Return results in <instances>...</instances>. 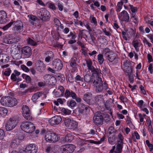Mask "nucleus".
<instances>
[{
    "instance_id": "f257e3e1",
    "label": "nucleus",
    "mask_w": 153,
    "mask_h": 153,
    "mask_svg": "<svg viewBox=\"0 0 153 153\" xmlns=\"http://www.w3.org/2000/svg\"><path fill=\"white\" fill-rule=\"evenodd\" d=\"M96 76L97 81L94 80L93 82V85L95 87V89L97 92H101L103 89L106 90L108 89V86L105 82L102 84L101 78L102 74L100 71H95V73L93 74L92 78L95 76Z\"/></svg>"
},
{
    "instance_id": "f03ea898",
    "label": "nucleus",
    "mask_w": 153,
    "mask_h": 153,
    "mask_svg": "<svg viewBox=\"0 0 153 153\" xmlns=\"http://www.w3.org/2000/svg\"><path fill=\"white\" fill-rule=\"evenodd\" d=\"M20 127L22 130L27 133L32 132L35 128V127L33 124L28 121L22 122L21 123Z\"/></svg>"
},
{
    "instance_id": "7ed1b4c3",
    "label": "nucleus",
    "mask_w": 153,
    "mask_h": 153,
    "mask_svg": "<svg viewBox=\"0 0 153 153\" xmlns=\"http://www.w3.org/2000/svg\"><path fill=\"white\" fill-rule=\"evenodd\" d=\"M103 53L110 62H112L117 59L116 54L112 51H110L108 48H105L103 50Z\"/></svg>"
},
{
    "instance_id": "20e7f679",
    "label": "nucleus",
    "mask_w": 153,
    "mask_h": 153,
    "mask_svg": "<svg viewBox=\"0 0 153 153\" xmlns=\"http://www.w3.org/2000/svg\"><path fill=\"white\" fill-rule=\"evenodd\" d=\"M64 123L66 127L69 129H74L77 126V123L76 122L71 120L69 118H65Z\"/></svg>"
},
{
    "instance_id": "39448f33",
    "label": "nucleus",
    "mask_w": 153,
    "mask_h": 153,
    "mask_svg": "<svg viewBox=\"0 0 153 153\" xmlns=\"http://www.w3.org/2000/svg\"><path fill=\"white\" fill-rule=\"evenodd\" d=\"M17 123L16 120L10 119L5 124V128L7 131H10L14 129L16 126Z\"/></svg>"
},
{
    "instance_id": "423d86ee",
    "label": "nucleus",
    "mask_w": 153,
    "mask_h": 153,
    "mask_svg": "<svg viewBox=\"0 0 153 153\" xmlns=\"http://www.w3.org/2000/svg\"><path fill=\"white\" fill-rule=\"evenodd\" d=\"M24 151L25 153H37L38 147L34 144H30L27 146Z\"/></svg>"
},
{
    "instance_id": "0eeeda50",
    "label": "nucleus",
    "mask_w": 153,
    "mask_h": 153,
    "mask_svg": "<svg viewBox=\"0 0 153 153\" xmlns=\"http://www.w3.org/2000/svg\"><path fill=\"white\" fill-rule=\"evenodd\" d=\"M94 123L96 125H101L103 123V118L102 114L100 112H97L93 118Z\"/></svg>"
},
{
    "instance_id": "6e6552de",
    "label": "nucleus",
    "mask_w": 153,
    "mask_h": 153,
    "mask_svg": "<svg viewBox=\"0 0 153 153\" xmlns=\"http://www.w3.org/2000/svg\"><path fill=\"white\" fill-rule=\"evenodd\" d=\"M23 115L24 117L26 119L30 120L32 119V117L28 106L24 105L22 107Z\"/></svg>"
},
{
    "instance_id": "1a4fd4ad",
    "label": "nucleus",
    "mask_w": 153,
    "mask_h": 153,
    "mask_svg": "<svg viewBox=\"0 0 153 153\" xmlns=\"http://www.w3.org/2000/svg\"><path fill=\"white\" fill-rule=\"evenodd\" d=\"M40 15L41 16L40 18L42 21H48L50 19L51 16L48 10L42 9L40 10Z\"/></svg>"
},
{
    "instance_id": "9d476101",
    "label": "nucleus",
    "mask_w": 153,
    "mask_h": 153,
    "mask_svg": "<svg viewBox=\"0 0 153 153\" xmlns=\"http://www.w3.org/2000/svg\"><path fill=\"white\" fill-rule=\"evenodd\" d=\"M52 65L53 68L56 71L61 70L63 67L62 62L58 59L54 60L53 62Z\"/></svg>"
},
{
    "instance_id": "9b49d317",
    "label": "nucleus",
    "mask_w": 153,
    "mask_h": 153,
    "mask_svg": "<svg viewBox=\"0 0 153 153\" xmlns=\"http://www.w3.org/2000/svg\"><path fill=\"white\" fill-rule=\"evenodd\" d=\"M21 51L22 55L25 58H29L31 54V49L28 46L23 47Z\"/></svg>"
},
{
    "instance_id": "f8f14e48",
    "label": "nucleus",
    "mask_w": 153,
    "mask_h": 153,
    "mask_svg": "<svg viewBox=\"0 0 153 153\" xmlns=\"http://www.w3.org/2000/svg\"><path fill=\"white\" fill-rule=\"evenodd\" d=\"M15 25V26L13 28V30L15 31V33H19L23 30V26L22 22L20 21L16 22H14Z\"/></svg>"
},
{
    "instance_id": "ddd939ff",
    "label": "nucleus",
    "mask_w": 153,
    "mask_h": 153,
    "mask_svg": "<svg viewBox=\"0 0 153 153\" xmlns=\"http://www.w3.org/2000/svg\"><path fill=\"white\" fill-rule=\"evenodd\" d=\"M118 18L120 20L126 22H128L129 16L128 13L125 10H123L119 14H117Z\"/></svg>"
},
{
    "instance_id": "4468645a",
    "label": "nucleus",
    "mask_w": 153,
    "mask_h": 153,
    "mask_svg": "<svg viewBox=\"0 0 153 153\" xmlns=\"http://www.w3.org/2000/svg\"><path fill=\"white\" fill-rule=\"evenodd\" d=\"M62 120L61 117L59 116H55L49 120V123L50 125L53 126L59 124Z\"/></svg>"
},
{
    "instance_id": "2eb2a0df",
    "label": "nucleus",
    "mask_w": 153,
    "mask_h": 153,
    "mask_svg": "<svg viewBox=\"0 0 153 153\" xmlns=\"http://www.w3.org/2000/svg\"><path fill=\"white\" fill-rule=\"evenodd\" d=\"M29 18V22L33 25L38 26L39 20L35 16L29 15L27 16Z\"/></svg>"
},
{
    "instance_id": "dca6fc26",
    "label": "nucleus",
    "mask_w": 153,
    "mask_h": 153,
    "mask_svg": "<svg viewBox=\"0 0 153 153\" xmlns=\"http://www.w3.org/2000/svg\"><path fill=\"white\" fill-rule=\"evenodd\" d=\"M36 66L37 71L39 72H42L45 70V65L41 61L39 60L37 61Z\"/></svg>"
},
{
    "instance_id": "f3484780",
    "label": "nucleus",
    "mask_w": 153,
    "mask_h": 153,
    "mask_svg": "<svg viewBox=\"0 0 153 153\" xmlns=\"http://www.w3.org/2000/svg\"><path fill=\"white\" fill-rule=\"evenodd\" d=\"M122 147L121 144H118L116 146V148L114 146L110 151V152L111 153H120L122 151Z\"/></svg>"
},
{
    "instance_id": "a211bd4d",
    "label": "nucleus",
    "mask_w": 153,
    "mask_h": 153,
    "mask_svg": "<svg viewBox=\"0 0 153 153\" xmlns=\"http://www.w3.org/2000/svg\"><path fill=\"white\" fill-rule=\"evenodd\" d=\"M52 131H45V130H43L42 131V134L44 133V138L45 140L49 142H51V136Z\"/></svg>"
},
{
    "instance_id": "6ab92c4d",
    "label": "nucleus",
    "mask_w": 153,
    "mask_h": 153,
    "mask_svg": "<svg viewBox=\"0 0 153 153\" xmlns=\"http://www.w3.org/2000/svg\"><path fill=\"white\" fill-rule=\"evenodd\" d=\"M45 78L46 79V82H48L51 84L52 83V84H54L56 82L55 78L50 75H45Z\"/></svg>"
},
{
    "instance_id": "aec40b11",
    "label": "nucleus",
    "mask_w": 153,
    "mask_h": 153,
    "mask_svg": "<svg viewBox=\"0 0 153 153\" xmlns=\"http://www.w3.org/2000/svg\"><path fill=\"white\" fill-rule=\"evenodd\" d=\"M8 103L7 106L9 107H13L16 105L17 103V100L13 97L9 96Z\"/></svg>"
},
{
    "instance_id": "412c9836",
    "label": "nucleus",
    "mask_w": 153,
    "mask_h": 153,
    "mask_svg": "<svg viewBox=\"0 0 153 153\" xmlns=\"http://www.w3.org/2000/svg\"><path fill=\"white\" fill-rule=\"evenodd\" d=\"M98 71V70L95 71V72H93V73L92 74V75L91 77V76L90 75H85L84 76V80L85 81L87 82H90L91 80L92 81V82H93L94 80H96V76H95V77H94V78H93L92 76L93 75V74L95 73V71ZM98 71H100V70H98Z\"/></svg>"
},
{
    "instance_id": "4be33fe9",
    "label": "nucleus",
    "mask_w": 153,
    "mask_h": 153,
    "mask_svg": "<svg viewBox=\"0 0 153 153\" xmlns=\"http://www.w3.org/2000/svg\"><path fill=\"white\" fill-rule=\"evenodd\" d=\"M132 43L136 51L137 52L139 51L141 45V43L140 40L137 39L134 40Z\"/></svg>"
},
{
    "instance_id": "5701e85b",
    "label": "nucleus",
    "mask_w": 153,
    "mask_h": 153,
    "mask_svg": "<svg viewBox=\"0 0 153 153\" xmlns=\"http://www.w3.org/2000/svg\"><path fill=\"white\" fill-rule=\"evenodd\" d=\"M65 146H66V145L62 146L60 148L57 147L56 148V149L57 151H54V152L55 153H68V151H67L68 149L65 148Z\"/></svg>"
},
{
    "instance_id": "b1692460",
    "label": "nucleus",
    "mask_w": 153,
    "mask_h": 153,
    "mask_svg": "<svg viewBox=\"0 0 153 153\" xmlns=\"http://www.w3.org/2000/svg\"><path fill=\"white\" fill-rule=\"evenodd\" d=\"M86 62L88 69L92 72H95V71L99 70L96 69L92 65V62L90 59H88L86 60Z\"/></svg>"
},
{
    "instance_id": "393cba45",
    "label": "nucleus",
    "mask_w": 153,
    "mask_h": 153,
    "mask_svg": "<svg viewBox=\"0 0 153 153\" xmlns=\"http://www.w3.org/2000/svg\"><path fill=\"white\" fill-rule=\"evenodd\" d=\"M91 97L92 94L90 93L87 92L84 95L83 99L88 103L90 104L91 99Z\"/></svg>"
},
{
    "instance_id": "a878e982",
    "label": "nucleus",
    "mask_w": 153,
    "mask_h": 153,
    "mask_svg": "<svg viewBox=\"0 0 153 153\" xmlns=\"http://www.w3.org/2000/svg\"><path fill=\"white\" fill-rule=\"evenodd\" d=\"M9 96L3 97L0 100V103L2 105L7 106Z\"/></svg>"
},
{
    "instance_id": "bb28decb",
    "label": "nucleus",
    "mask_w": 153,
    "mask_h": 153,
    "mask_svg": "<svg viewBox=\"0 0 153 153\" xmlns=\"http://www.w3.org/2000/svg\"><path fill=\"white\" fill-rule=\"evenodd\" d=\"M122 68L125 71L128 72L130 71V70L131 69V67L129 64V62L126 61L124 62L123 65H122Z\"/></svg>"
},
{
    "instance_id": "cd10ccee",
    "label": "nucleus",
    "mask_w": 153,
    "mask_h": 153,
    "mask_svg": "<svg viewBox=\"0 0 153 153\" xmlns=\"http://www.w3.org/2000/svg\"><path fill=\"white\" fill-rule=\"evenodd\" d=\"M4 42L6 44H11L14 42L13 39L11 36H6L4 39Z\"/></svg>"
},
{
    "instance_id": "c85d7f7f",
    "label": "nucleus",
    "mask_w": 153,
    "mask_h": 153,
    "mask_svg": "<svg viewBox=\"0 0 153 153\" xmlns=\"http://www.w3.org/2000/svg\"><path fill=\"white\" fill-rule=\"evenodd\" d=\"M79 111L81 113L85 112L88 109V107L83 104H80L79 106Z\"/></svg>"
},
{
    "instance_id": "c756f323",
    "label": "nucleus",
    "mask_w": 153,
    "mask_h": 153,
    "mask_svg": "<svg viewBox=\"0 0 153 153\" xmlns=\"http://www.w3.org/2000/svg\"><path fill=\"white\" fill-rule=\"evenodd\" d=\"M8 112L7 109L3 107H0V117H4Z\"/></svg>"
},
{
    "instance_id": "7c9ffc66",
    "label": "nucleus",
    "mask_w": 153,
    "mask_h": 153,
    "mask_svg": "<svg viewBox=\"0 0 153 153\" xmlns=\"http://www.w3.org/2000/svg\"><path fill=\"white\" fill-rule=\"evenodd\" d=\"M7 18V14L6 12L2 10L0 11V18L5 23Z\"/></svg>"
},
{
    "instance_id": "2f4dec72",
    "label": "nucleus",
    "mask_w": 153,
    "mask_h": 153,
    "mask_svg": "<svg viewBox=\"0 0 153 153\" xmlns=\"http://www.w3.org/2000/svg\"><path fill=\"white\" fill-rule=\"evenodd\" d=\"M66 146H65V148L68 149V153H72L74 150L75 147L72 144H67L66 145Z\"/></svg>"
},
{
    "instance_id": "473e14b6",
    "label": "nucleus",
    "mask_w": 153,
    "mask_h": 153,
    "mask_svg": "<svg viewBox=\"0 0 153 153\" xmlns=\"http://www.w3.org/2000/svg\"><path fill=\"white\" fill-rule=\"evenodd\" d=\"M85 38L86 40L91 44H93L94 43L95 39L94 36L92 34L90 35V39L88 38L87 36Z\"/></svg>"
},
{
    "instance_id": "72a5a7b5",
    "label": "nucleus",
    "mask_w": 153,
    "mask_h": 153,
    "mask_svg": "<svg viewBox=\"0 0 153 153\" xmlns=\"http://www.w3.org/2000/svg\"><path fill=\"white\" fill-rule=\"evenodd\" d=\"M41 94L40 92H37L34 94L32 96L31 98L33 102H35L41 96Z\"/></svg>"
},
{
    "instance_id": "f704fd0d",
    "label": "nucleus",
    "mask_w": 153,
    "mask_h": 153,
    "mask_svg": "<svg viewBox=\"0 0 153 153\" xmlns=\"http://www.w3.org/2000/svg\"><path fill=\"white\" fill-rule=\"evenodd\" d=\"M74 136L71 134L69 133L65 137V140L66 142H70L74 139Z\"/></svg>"
},
{
    "instance_id": "c9c22d12",
    "label": "nucleus",
    "mask_w": 153,
    "mask_h": 153,
    "mask_svg": "<svg viewBox=\"0 0 153 153\" xmlns=\"http://www.w3.org/2000/svg\"><path fill=\"white\" fill-rule=\"evenodd\" d=\"M97 59L98 62L100 65L102 64L104 61V58L103 55L100 54L97 56Z\"/></svg>"
},
{
    "instance_id": "e433bc0d",
    "label": "nucleus",
    "mask_w": 153,
    "mask_h": 153,
    "mask_svg": "<svg viewBox=\"0 0 153 153\" xmlns=\"http://www.w3.org/2000/svg\"><path fill=\"white\" fill-rule=\"evenodd\" d=\"M122 36L123 38L126 40H127L131 37L126 31L122 32Z\"/></svg>"
},
{
    "instance_id": "4c0bfd02",
    "label": "nucleus",
    "mask_w": 153,
    "mask_h": 153,
    "mask_svg": "<svg viewBox=\"0 0 153 153\" xmlns=\"http://www.w3.org/2000/svg\"><path fill=\"white\" fill-rule=\"evenodd\" d=\"M89 20L91 23L95 25H97V22L96 18L94 17L93 16H90L89 18Z\"/></svg>"
},
{
    "instance_id": "58836bf2",
    "label": "nucleus",
    "mask_w": 153,
    "mask_h": 153,
    "mask_svg": "<svg viewBox=\"0 0 153 153\" xmlns=\"http://www.w3.org/2000/svg\"><path fill=\"white\" fill-rule=\"evenodd\" d=\"M48 6L50 9H52L53 10H56V7L54 4L51 2H49L48 3Z\"/></svg>"
},
{
    "instance_id": "ea45409f",
    "label": "nucleus",
    "mask_w": 153,
    "mask_h": 153,
    "mask_svg": "<svg viewBox=\"0 0 153 153\" xmlns=\"http://www.w3.org/2000/svg\"><path fill=\"white\" fill-rule=\"evenodd\" d=\"M123 4L121 2H118L117 4L116 11L117 12H119L120 11L123 7Z\"/></svg>"
},
{
    "instance_id": "a19ab883",
    "label": "nucleus",
    "mask_w": 153,
    "mask_h": 153,
    "mask_svg": "<svg viewBox=\"0 0 153 153\" xmlns=\"http://www.w3.org/2000/svg\"><path fill=\"white\" fill-rule=\"evenodd\" d=\"M137 106L140 109H141L143 108H144V102L143 100H139L137 103Z\"/></svg>"
},
{
    "instance_id": "79ce46f5",
    "label": "nucleus",
    "mask_w": 153,
    "mask_h": 153,
    "mask_svg": "<svg viewBox=\"0 0 153 153\" xmlns=\"http://www.w3.org/2000/svg\"><path fill=\"white\" fill-rule=\"evenodd\" d=\"M67 105L69 107L72 108L75 106L76 103L75 101L73 100L68 101L67 102Z\"/></svg>"
},
{
    "instance_id": "37998d69",
    "label": "nucleus",
    "mask_w": 153,
    "mask_h": 153,
    "mask_svg": "<svg viewBox=\"0 0 153 153\" xmlns=\"http://www.w3.org/2000/svg\"><path fill=\"white\" fill-rule=\"evenodd\" d=\"M27 42L28 44L33 46H35L36 45V42L33 41L32 39L29 38L27 40Z\"/></svg>"
},
{
    "instance_id": "c03bdc74",
    "label": "nucleus",
    "mask_w": 153,
    "mask_h": 153,
    "mask_svg": "<svg viewBox=\"0 0 153 153\" xmlns=\"http://www.w3.org/2000/svg\"><path fill=\"white\" fill-rule=\"evenodd\" d=\"M53 136V138L52 140L53 141V143L57 142L59 139V136L57 134L54 133Z\"/></svg>"
},
{
    "instance_id": "a18cd8bd",
    "label": "nucleus",
    "mask_w": 153,
    "mask_h": 153,
    "mask_svg": "<svg viewBox=\"0 0 153 153\" xmlns=\"http://www.w3.org/2000/svg\"><path fill=\"white\" fill-rule=\"evenodd\" d=\"M62 112L66 115H68L71 113V111L68 109L62 108L61 109Z\"/></svg>"
},
{
    "instance_id": "49530a36",
    "label": "nucleus",
    "mask_w": 153,
    "mask_h": 153,
    "mask_svg": "<svg viewBox=\"0 0 153 153\" xmlns=\"http://www.w3.org/2000/svg\"><path fill=\"white\" fill-rule=\"evenodd\" d=\"M56 148L57 147H56V148H54L53 150V149L52 148H51L50 147L48 146L46 149V152L48 153H51L52 152H53L54 153H55L54 152H56L57 151V150L56 149Z\"/></svg>"
},
{
    "instance_id": "de8ad7c7",
    "label": "nucleus",
    "mask_w": 153,
    "mask_h": 153,
    "mask_svg": "<svg viewBox=\"0 0 153 153\" xmlns=\"http://www.w3.org/2000/svg\"><path fill=\"white\" fill-rule=\"evenodd\" d=\"M14 23L13 22H10L7 25L3 27L2 29L4 31L7 30L9 28L11 27V26Z\"/></svg>"
},
{
    "instance_id": "09e8293b",
    "label": "nucleus",
    "mask_w": 153,
    "mask_h": 153,
    "mask_svg": "<svg viewBox=\"0 0 153 153\" xmlns=\"http://www.w3.org/2000/svg\"><path fill=\"white\" fill-rule=\"evenodd\" d=\"M126 31L131 37L134 34V30L131 28L128 29Z\"/></svg>"
},
{
    "instance_id": "8fccbe9b",
    "label": "nucleus",
    "mask_w": 153,
    "mask_h": 153,
    "mask_svg": "<svg viewBox=\"0 0 153 153\" xmlns=\"http://www.w3.org/2000/svg\"><path fill=\"white\" fill-rule=\"evenodd\" d=\"M129 7H130V9L132 13H135L137 11V7H134L130 4H129Z\"/></svg>"
},
{
    "instance_id": "3c124183",
    "label": "nucleus",
    "mask_w": 153,
    "mask_h": 153,
    "mask_svg": "<svg viewBox=\"0 0 153 153\" xmlns=\"http://www.w3.org/2000/svg\"><path fill=\"white\" fill-rule=\"evenodd\" d=\"M58 90L61 94V96H63L64 95V92L65 91L64 88L62 86H60L59 87Z\"/></svg>"
},
{
    "instance_id": "603ef678",
    "label": "nucleus",
    "mask_w": 153,
    "mask_h": 153,
    "mask_svg": "<svg viewBox=\"0 0 153 153\" xmlns=\"http://www.w3.org/2000/svg\"><path fill=\"white\" fill-rule=\"evenodd\" d=\"M4 131L1 129H0V140H2L4 139Z\"/></svg>"
},
{
    "instance_id": "864d4df0",
    "label": "nucleus",
    "mask_w": 153,
    "mask_h": 153,
    "mask_svg": "<svg viewBox=\"0 0 153 153\" xmlns=\"http://www.w3.org/2000/svg\"><path fill=\"white\" fill-rule=\"evenodd\" d=\"M22 76L24 79H25L27 81H30L31 78L29 76L25 74H23L22 75Z\"/></svg>"
},
{
    "instance_id": "5fc2aeb1",
    "label": "nucleus",
    "mask_w": 153,
    "mask_h": 153,
    "mask_svg": "<svg viewBox=\"0 0 153 153\" xmlns=\"http://www.w3.org/2000/svg\"><path fill=\"white\" fill-rule=\"evenodd\" d=\"M77 43L78 45L80 46L81 49L85 48V44L84 42H81L80 41L78 40L77 42Z\"/></svg>"
},
{
    "instance_id": "6e6d98bb",
    "label": "nucleus",
    "mask_w": 153,
    "mask_h": 153,
    "mask_svg": "<svg viewBox=\"0 0 153 153\" xmlns=\"http://www.w3.org/2000/svg\"><path fill=\"white\" fill-rule=\"evenodd\" d=\"M21 68V69L24 71L27 72L29 71V69L26 66L24 65H22Z\"/></svg>"
},
{
    "instance_id": "4d7b16f0",
    "label": "nucleus",
    "mask_w": 153,
    "mask_h": 153,
    "mask_svg": "<svg viewBox=\"0 0 153 153\" xmlns=\"http://www.w3.org/2000/svg\"><path fill=\"white\" fill-rule=\"evenodd\" d=\"M71 70L72 72H74L76 70L77 66V64L71 65Z\"/></svg>"
},
{
    "instance_id": "13d9d810",
    "label": "nucleus",
    "mask_w": 153,
    "mask_h": 153,
    "mask_svg": "<svg viewBox=\"0 0 153 153\" xmlns=\"http://www.w3.org/2000/svg\"><path fill=\"white\" fill-rule=\"evenodd\" d=\"M53 94L56 96L57 97H60L61 96V94L60 93V92L58 90H55L53 92Z\"/></svg>"
},
{
    "instance_id": "bf43d9fd",
    "label": "nucleus",
    "mask_w": 153,
    "mask_h": 153,
    "mask_svg": "<svg viewBox=\"0 0 153 153\" xmlns=\"http://www.w3.org/2000/svg\"><path fill=\"white\" fill-rule=\"evenodd\" d=\"M148 70L151 74L153 73V67L152 64L150 63L149 64L148 67Z\"/></svg>"
},
{
    "instance_id": "052dcab7",
    "label": "nucleus",
    "mask_w": 153,
    "mask_h": 153,
    "mask_svg": "<svg viewBox=\"0 0 153 153\" xmlns=\"http://www.w3.org/2000/svg\"><path fill=\"white\" fill-rule=\"evenodd\" d=\"M68 36H71L72 39H74L76 38V36L72 32H70L69 34L68 35Z\"/></svg>"
},
{
    "instance_id": "680f3d73",
    "label": "nucleus",
    "mask_w": 153,
    "mask_h": 153,
    "mask_svg": "<svg viewBox=\"0 0 153 153\" xmlns=\"http://www.w3.org/2000/svg\"><path fill=\"white\" fill-rule=\"evenodd\" d=\"M139 118L140 122V123H144V118L142 114H139Z\"/></svg>"
},
{
    "instance_id": "e2e57ef3",
    "label": "nucleus",
    "mask_w": 153,
    "mask_h": 153,
    "mask_svg": "<svg viewBox=\"0 0 153 153\" xmlns=\"http://www.w3.org/2000/svg\"><path fill=\"white\" fill-rule=\"evenodd\" d=\"M11 70L9 69H7L4 72V74L5 75L8 76H9L11 73Z\"/></svg>"
},
{
    "instance_id": "0e129e2a",
    "label": "nucleus",
    "mask_w": 153,
    "mask_h": 153,
    "mask_svg": "<svg viewBox=\"0 0 153 153\" xmlns=\"http://www.w3.org/2000/svg\"><path fill=\"white\" fill-rule=\"evenodd\" d=\"M147 58L148 60V62H150L153 61L152 59V55L149 53L147 55Z\"/></svg>"
},
{
    "instance_id": "69168bd1",
    "label": "nucleus",
    "mask_w": 153,
    "mask_h": 153,
    "mask_svg": "<svg viewBox=\"0 0 153 153\" xmlns=\"http://www.w3.org/2000/svg\"><path fill=\"white\" fill-rule=\"evenodd\" d=\"M118 137L119 139L118 142L120 143H122L123 139V136L120 134H119L118 135Z\"/></svg>"
},
{
    "instance_id": "338daca9",
    "label": "nucleus",
    "mask_w": 153,
    "mask_h": 153,
    "mask_svg": "<svg viewBox=\"0 0 153 153\" xmlns=\"http://www.w3.org/2000/svg\"><path fill=\"white\" fill-rule=\"evenodd\" d=\"M75 80L77 81H83V78L81 77V76L79 75L76 76L75 78Z\"/></svg>"
},
{
    "instance_id": "774afa93",
    "label": "nucleus",
    "mask_w": 153,
    "mask_h": 153,
    "mask_svg": "<svg viewBox=\"0 0 153 153\" xmlns=\"http://www.w3.org/2000/svg\"><path fill=\"white\" fill-rule=\"evenodd\" d=\"M117 117L119 119H123L125 117L124 116L123 114H120L118 113H117Z\"/></svg>"
}]
</instances>
